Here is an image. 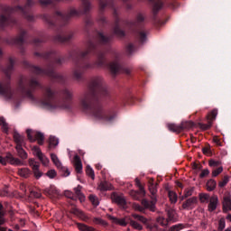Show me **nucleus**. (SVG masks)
<instances>
[{"label":"nucleus","instance_id":"1","mask_svg":"<svg viewBox=\"0 0 231 231\" xmlns=\"http://www.w3.org/2000/svg\"><path fill=\"white\" fill-rule=\"evenodd\" d=\"M91 116L94 120H99L102 122H109L111 118L107 116V110L104 108L102 105L96 106L91 112Z\"/></svg>","mask_w":231,"mask_h":231},{"label":"nucleus","instance_id":"2","mask_svg":"<svg viewBox=\"0 0 231 231\" xmlns=\"http://www.w3.org/2000/svg\"><path fill=\"white\" fill-rule=\"evenodd\" d=\"M55 93L53 90L47 88L45 91V101H42L41 106L44 109H53L55 106L52 105L51 100H53V97Z\"/></svg>","mask_w":231,"mask_h":231},{"label":"nucleus","instance_id":"3","mask_svg":"<svg viewBox=\"0 0 231 231\" xmlns=\"http://www.w3.org/2000/svg\"><path fill=\"white\" fill-rule=\"evenodd\" d=\"M27 133V138L30 140V142H35L38 141L39 145H42L44 143V134L41 132H33L30 129L26 131Z\"/></svg>","mask_w":231,"mask_h":231},{"label":"nucleus","instance_id":"4","mask_svg":"<svg viewBox=\"0 0 231 231\" xmlns=\"http://www.w3.org/2000/svg\"><path fill=\"white\" fill-rule=\"evenodd\" d=\"M151 201L147 199H143L142 200V205L144 207V208H147L148 210H151V212H154L156 210V203L158 199L156 197H151Z\"/></svg>","mask_w":231,"mask_h":231},{"label":"nucleus","instance_id":"5","mask_svg":"<svg viewBox=\"0 0 231 231\" xmlns=\"http://www.w3.org/2000/svg\"><path fill=\"white\" fill-rule=\"evenodd\" d=\"M51 162H53L54 165L58 168V169H63V176L67 177L69 176V170H68L67 168H62V162H60V160H59V157L57 156V154L55 153H51Z\"/></svg>","mask_w":231,"mask_h":231},{"label":"nucleus","instance_id":"6","mask_svg":"<svg viewBox=\"0 0 231 231\" xmlns=\"http://www.w3.org/2000/svg\"><path fill=\"white\" fill-rule=\"evenodd\" d=\"M0 93L5 95L7 100H10L15 97V91L9 88L6 85H0Z\"/></svg>","mask_w":231,"mask_h":231},{"label":"nucleus","instance_id":"7","mask_svg":"<svg viewBox=\"0 0 231 231\" xmlns=\"http://www.w3.org/2000/svg\"><path fill=\"white\" fill-rule=\"evenodd\" d=\"M29 165L32 167V172L36 180H39V178L42 176V171L39 170L40 166L37 162H35V160L33 159H29Z\"/></svg>","mask_w":231,"mask_h":231},{"label":"nucleus","instance_id":"8","mask_svg":"<svg viewBox=\"0 0 231 231\" xmlns=\"http://www.w3.org/2000/svg\"><path fill=\"white\" fill-rule=\"evenodd\" d=\"M195 205H198V198L192 197L182 203V208L183 210H190L194 208Z\"/></svg>","mask_w":231,"mask_h":231},{"label":"nucleus","instance_id":"9","mask_svg":"<svg viewBox=\"0 0 231 231\" xmlns=\"http://www.w3.org/2000/svg\"><path fill=\"white\" fill-rule=\"evenodd\" d=\"M217 205H219V199L217 195H213L209 199V203L208 205V212H214L216 208H217Z\"/></svg>","mask_w":231,"mask_h":231},{"label":"nucleus","instance_id":"10","mask_svg":"<svg viewBox=\"0 0 231 231\" xmlns=\"http://www.w3.org/2000/svg\"><path fill=\"white\" fill-rule=\"evenodd\" d=\"M222 205H223V212L225 214H226L228 210H231V195L230 194L224 196Z\"/></svg>","mask_w":231,"mask_h":231},{"label":"nucleus","instance_id":"11","mask_svg":"<svg viewBox=\"0 0 231 231\" xmlns=\"http://www.w3.org/2000/svg\"><path fill=\"white\" fill-rule=\"evenodd\" d=\"M112 201L115 203H117V205H120L121 207H125V199L123 196H120L116 193H113L111 195Z\"/></svg>","mask_w":231,"mask_h":231},{"label":"nucleus","instance_id":"12","mask_svg":"<svg viewBox=\"0 0 231 231\" xmlns=\"http://www.w3.org/2000/svg\"><path fill=\"white\" fill-rule=\"evenodd\" d=\"M97 190H100L101 192H106L107 190H113V185L107 181H101L97 185Z\"/></svg>","mask_w":231,"mask_h":231},{"label":"nucleus","instance_id":"13","mask_svg":"<svg viewBox=\"0 0 231 231\" xmlns=\"http://www.w3.org/2000/svg\"><path fill=\"white\" fill-rule=\"evenodd\" d=\"M14 140L16 143V147H24V145H26V143H24V136L18 133L14 134Z\"/></svg>","mask_w":231,"mask_h":231},{"label":"nucleus","instance_id":"14","mask_svg":"<svg viewBox=\"0 0 231 231\" xmlns=\"http://www.w3.org/2000/svg\"><path fill=\"white\" fill-rule=\"evenodd\" d=\"M107 217L110 219V221H112V223H115V225H120V226H127L125 218H117L111 215H108Z\"/></svg>","mask_w":231,"mask_h":231},{"label":"nucleus","instance_id":"15","mask_svg":"<svg viewBox=\"0 0 231 231\" xmlns=\"http://www.w3.org/2000/svg\"><path fill=\"white\" fill-rule=\"evenodd\" d=\"M73 163L76 172H82V161L80 160V157L79 155L74 156Z\"/></svg>","mask_w":231,"mask_h":231},{"label":"nucleus","instance_id":"16","mask_svg":"<svg viewBox=\"0 0 231 231\" xmlns=\"http://www.w3.org/2000/svg\"><path fill=\"white\" fill-rule=\"evenodd\" d=\"M80 106H81V108L84 110L89 109L91 106V99H89V96H85L83 98H81Z\"/></svg>","mask_w":231,"mask_h":231},{"label":"nucleus","instance_id":"17","mask_svg":"<svg viewBox=\"0 0 231 231\" xmlns=\"http://www.w3.org/2000/svg\"><path fill=\"white\" fill-rule=\"evenodd\" d=\"M17 174L21 176V178H30V176H32V171L28 168H20L18 169Z\"/></svg>","mask_w":231,"mask_h":231},{"label":"nucleus","instance_id":"18","mask_svg":"<svg viewBox=\"0 0 231 231\" xmlns=\"http://www.w3.org/2000/svg\"><path fill=\"white\" fill-rule=\"evenodd\" d=\"M15 149L17 151L18 156L22 160H28V153L26 152V151H24V149H23V146H15Z\"/></svg>","mask_w":231,"mask_h":231},{"label":"nucleus","instance_id":"19","mask_svg":"<svg viewBox=\"0 0 231 231\" xmlns=\"http://www.w3.org/2000/svg\"><path fill=\"white\" fill-rule=\"evenodd\" d=\"M194 127V123L192 121H184L180 124V131H189Z\"/></svg>","mask_w":231,"mask_h":231},{"label":"nucleus","instance_id":"20","mask_svg":"<svg viewBox=\"0 0 231 231\" xmlns=\"http://www.w3.org/2000/svg\"><path fill=\"white\" fill-rule=\"evenodd\" d=\"M167 127L169 131H171V133H181V125H176V124H168Z\"/></svg>","mask_w":231,"mask_h":231},{"label":"nucleus","instance_id":"21","mask_svg":"<svg viewBox=\"0 0 231 231\" xmlns=\"http://www.w3.org/2000/svg\"><path fill=\"white\" fill-rule=\"evenodd\" d=\"M81 190H82L81 186H78L77 188L74 189L75 194L78 196L80 203L86 201V197L82 194Z\"/></svg>","mask_w":231,"mask_h":231},{"label":"nucleus","instance_id":"22","mask_svg":"<svg viewBox=\"0 0 231 231\" xmlns=\"http://www.w3.org/2000/svg\"><path fill=\"white\" fill-rule=\"evenodd\" d=\"M216 116H217V109L214 108L207 116L208 122H211L213 124L214 120H216Z\"/></svg>","mask_w":231,"mask_h":231},{"label":"nucleus","instance_id":"23","mask_svg":"<svg viewBox=\"0 0 231 231\" xmlns=\"http://www.w3.org/2000/svg\"><path fill=\"white\" fill-rule=\"evenodd\" d=\"M71 212H72V214H75L76 216H79V217L83 218L84 221H86V219H88V217H86V214H84V212L82 210L79 209L77 207L72 208Z\"/></svg>","mask_w":231,"mask_h":231},{"label":"nucleus","instance_id":"24","mask_svg":"<svg viewBox=\"0 0 231 231\" xmlns=\"http://www.w3.org/2000/svg\"><path fill=\"white\" fill-rule=\"evenodd\" d=\"M103 84H104V80H102V79L98 78L92 81V88L94 89H100V88H102Z\"/></svg>","mask_w":231,"mask_h":231},{"label":"nucleus","instance_id":"25","mask_svg":"<svg viewBox=\"0 0 231 231\" xmlns=\"http://www.w3.org/2000/svg\"><path fill=\"white\" fill-rule=\"evenodd\" d=\"M217 183L216 182V180H208L206 187H207V190H208V192H212V190L216 189Z\"/></svg>","mask_w":231,"mask_h":231},{"label":"nucleus","instance_id":"26","mask_svg":"<svg viewBox=\"0 0 231 231\" xmlns=\"http://www.w3.org/2000/svg\"><path fill=\"white\" fill-rule=\"evenodd\" d=\"M199 198L200 203H208V201H210V195L208 193H200Z\"/></svg>","mask_w":231,"mask_h":231},{"label":"nucleus","instance_id":"27","mask_svg":"<svg viewBox=\"0 0 231 231\" xmlns=\"http://www.w3.org/2000/svg\"><path fill=\"white\" fill-rule=\"evenodd\" d=\"M77 226L80 231H96L92 226H86L84 224L78 223Z\"/></svg>","mask_w":231,"mask_h":231},{"label":"nucleus","instance_id":"28","mask_svg":"<svg viewBox=\"0 0 231 231\" xmlns=\"http://www.w3.org/2000/svg\"><path fill=\"white\" fill-rule=\"evenodd\" d=\"M167 212V216H168V219L170 221H174V219H176V211L172 208H169L166 210Z\"/></svg>","mask_w":231,"mask_h":231},{"label":"nucleus","instance_id":"29","mask_svg":"<svg viewBox=\"0 0 231 231\" xmlns=\"http://www.w3.org/2000/svg\"><path fill=\"white\" fill-rule=\"evenodd\" d=\"M168 196L170 198L171 203H177L178 201V194L174 191H169Z\"/></svg>","mask_w":231,"mask_h":231},{"label":"nucleus","instance_id":"30","mask_svg":"<svg viewBox=\"0 0 231 231\" xmlns=\"http://www.w3.org/2000/svg\"><path fill=\"white\" fill-rule=\"evenodd\" d=\"M93 223H95V225H100L101 226H107V222L100 217H94Z\"/></svg>","mask_w":231,"mask_h":231},{"label":"nucleus","instance_id":"31","mask_svg":"<svg viewBox=\"0 0 231 231\" xmlns=\"http://www.w3.org/2000/svg\"><path fill=\"white\" fill-rule=\"evenodd\" d=\"M135 185L136 187H138L141 194H143V196H145V188L143 187V185H142V182H140V180L138 178L135 179Z\"/></svg>","mask_w":231,"mask_h":231},{"label":"nucleus","instance_id":"32","mask_svg":"<svg viewBox=\"0 0 231 231\" xmlns=\"http://www.w3.org/2000/svg\"><path fill=\"white\" fill-rule=\"evenodd\" d=\"M169 221L171 220L163 217H159L157 218V222L159 223V225H161V226H167V225H169Z\"/></svg>","mask_w":231,"mask_h":231},{"label":"nucleus","instance_id":"33","mask_svg":"<svg viewBox=\"0 0 231 231\" xmlns=\"http://www.w3.org/2000/svg\"><path fill=\"white\" fill-rule=\"evenodd\" d=\"M31 150L32 151L33 156H37V158H39L42 154L41 148H39L38 146H32Z\"/></svg>","mask_w":231,"mask_h":231},{"label":"nucleus","instance_id":"34","mask_svg":"<svg viewBox=\"0 0 231 231\" xmlns=\"http://www.w3.org/2000/svg\"><path fill=\"white\" fill-rule=\"evenodd\" d=\"M114 35H116V37H117V39H124V37H125V31L116 30V31H114Z\"/></svg>","mask_w":231,"mask_h":231},{"label":"nucleus","instance_id":"35","mask_svg":"<svg viewBox=\"0 0 231 231\" xmlns=\"http://www.w3.org/2000/svg\"><path fill=\"white\" fill-rule=\"evenodd\" d=\"M98 39L100 42H102V44H106V42H109V41L111 40V38L106 36L104 33H99Z\"/></svg>","mask_w":231,"mask_h":231},{"label":"nucleus","instance_id":"36","mask_svg":"<svg viewBox=\"0 0 231 231\" xmlns=\"http://www.w3.org/2000/svg\"><path fill=\"white\" fill-rule=\"evenodd\" d=\"M228 181H230V177H228V175L224 176L222 180L220 182H218V187H220V188L226 187V185L228 183Z\"/></svg>","mask_w":231,"mask_h":231},{"label":"nucleus","instance_id":"37","mask_svg":"<svg viewBox=\"0 0 231 231\" xmlns=\"http://www.w3.org/2000/svg\"><path fill=\"white\" fill-rule=\"evenodd\" d=\"M163 6V4H162V2H157L156 4H154L153 8H152V12L153 14H158V12H160V10H162V7Z\"/></svg>","mask_w":231,"mask_h":231},{"label":"nucleus","instance_id":"38","mask_svg":"<svg viewBox=\"0 0 231 231\" xmlns=\"http://www.w3.org/2000/svg\"><path fill=\"white\" fill-rule=\"evenodd\" d=\"M132 217H134V219H137V221H140L141 223H143L144 225L147 224V218H145L143 216L134 214V215H132Z\"/></svg>","mask_w":231,"mask_h":231},{"label":"nucleus","instance_id":"39","mask_svg":"<svg viewBox=\"0 0 231 231\" xmlns=\"http://www.w3.org/2000/svg\"><path fill=\"white\" fill-rule=\"evenodd\" d=\"M130 225L135 230H143V226H142V225L138 224V222H136L134 220H130Z\"/></svg>","mask_w":231,"mask_h":231},{"label":"nucleus","instance_id":"40","mask_svg":"<svg viewBox=\"0 0 231 231\" xmlns=\"http://www.w3.org/2000/svg\"><path fill=\"white\" fill-rule=\"evenodd\" d=\"M225 226H226V222L225 220V217H222L218 221V231L225 230Z\"/></svg>","mask_w":231,"mask_h":231},{"label":"nucleus","instance_id":"41","mask_svg":"<svg viewBox=\"0 0 231 231\" xmlns=\"http://www.w3.org/2000/svg\"><path fill=\"white\" fill-rule=\"evenodd\" d=\"M89 201L92 203V205H94V207H98V205L100 203L98 201V198H97V196H95V195L89 196Z\"/></svg>","mask_w":231,"mask_h":231},{"label":"nucleus","instance_id":"42","mask_svg":"<svg viewBox=\"0 0 231 231\" xmlns=\"http://www.w3.org/2000/svg\"><path fill=\"white\" fill-rule=\"evenodd\" d=\"M38 159L40 160V162H42V165H48V163H50V159H48V157H46L43 153L41 154Z\"/></svg>","mask_w":231,"mask_h":231},{"label":"nucleus","instance_id":"43","mask_svg":"<svg viewBox=\"0 0 231 231\" xmlns=\"http://www.w3.org/2000/svg\"><path fill=\"white\" fill-rule=\"evenodd\" d=\"M194 192L193 189H186L184 191V195L180 198L181 200L185 199V198H189V196H192V193Z\"/></svg>","mask_w":231,"mask_h":231},{"label":"nucleus","instance_id":"44","mask_svg":"<svg viewBox=\"0 0 231 231\" xmlns=\"http://www.w3.org/2000/svg\"><path fill=\"white\" fill-rule=\"evenodd\" d=\"M199 125L202 129V131H208V129H210V127H212V121H208V124H199Z\"/></svg>","mask_w":231,"mask_h":231},{"label":"nucleus","instance_id":"45","mask_svg":"<svg viewBox=\"0 0 231 231\" xmlns=\"http://www.w3.org/2000/svg\"><path fill=\"white\" fill-rule=\"evenodd\" d=\"M110 68V71H112V73H116L118 71V69H120V66L118 65V63H110L109 65Z\"/></svg>","mask_w":231,"mask_h":231},{"label":"nucleus","instance_id":"46","mask_svg":"<svg viewBox=\"0 0 231 231\" xmlns=\"http://www.w3.org/2000/svg\"><path fill=\"white\" fill-rule=\"evenodd\" d=\"M223 172V166H219L217 169L212 171V177L217 178V176H219Z\"/></svg>","mask_w":231,"mask_h":231},{"label":"nucleus","instance_id":"47","mask_svg":"<svg viewBox=\"0 0 231 231\" xmlns=\"http://www.w3.org/2000/svg\"><path fill=\"white\" fill-rule=\"evenodd\" d=\"M221 161H216V160H209L208 165L209 167H220L221 165Z\"/></svg>","mask_w":231,"mask_h":231},{"label":"nucleus","instance_id":"48","mask_svg":"<svg viewBox=\"0 0 231 231\" xmlns=\"http://www.w3.org/2000/svg\"><path fill=\"white\" fill-rule=\"evenodd\" d=\"M183 228H185V225L183 224H177L174 225L171 227V231H180V230H183Z\"/></svg>","mask_w":231,"mask_h":231},{"label":"nucleus","instance_id":"49","mask_svg":"<svg viewBox=\"0 0 231 231\" xmlns=\"http://www.w3.org/2000/svg\"><path fill=\"white\" fill-rule=\"evenodd\" d=\"M86 172H87V175L91 178V180H95V171L91 167L88 166Z\"/></svg>","mask_w":231,"mask_h":231},{"label":"nucleus","instance_id":"50","mask_svg":"<svg viewBox=\"0 0 231 231\" xmlns=\"http://www.w3.org/2000/svg\"><path fill=\"white\" fill-rule=\"evenodd\" d=\"M46 176L51 178V180H53V178L57 177V171L55 170H50L46 172Z\"/></svg>","mask_w":231,"mask_h":231},{"label":"nucleus","instance_id":"51","mask_svg":"<svg viewBox=\"0 0 231 231\" xmlns=\"http://www.w3.org/2000/svg\"><path fill=\"white\" fill-rule=\"evenodd\" d=\"M0 125H2V129L4 133H8V123L4 119L0 120Z\"/></svg>","mask_w":231,"mask_h":231},{"label":"nucleus","instance_id":"52","mask_svg":"<svg viewBox=\"0 0 231 231\" xmlns=\"http://www.w3.org/2000/svg\"><path fill=\"white\" fill-rule=\"evenodd\" d=\"M14 160H15L14 155H12L11 153L6 154V156H5L6 163H10L11 165H13L14 164Z\"/></svg>","mask_w":231,"mask_h":231},{"label":"nucleus","instance_id":"53","mask_svg":"<svg viewBox=\"0 0 231 231\" xmlns=\"http://www.w3.org/2000/svg\"><path fill=\"white\" fill-rule=\"evenodd\" d=\"M148 188H149V191L152 194V198H156V192H158L156 186H148Z\"/></svg>","mask_w":231,"mask_h":231},{"label":"nucleus","instance_id":"54","mask_svg":"<svg viewBox=\"0 0 231 231\" xmlns=\"http://www.w3.org/2000/svg\"><path fill=\"white\" fill-rule=\"evenodd\" d=\"M136 50V48L134 47V45L133 43H129L126 46V52L129 53V55H131V53H133V51H134Z\"/></svg>","mask_w":231,"mask_h":231},{"label":"nucleus","instance_id":"55","mask_svg":"<svg viewBox=\"0 0 231 231\" xmlns=\"http://www.w3.org/2000/svg\"><path fill=\"white\" fill-rule=\"evenodd\" d=\"M138 194H140V192L136 191V190H131L130 191V196L135 199L136 201H138V199H140V197H138Z\"/></svg>","mask_w":231,"mask_h":231},{"label":"nucleus","instance_id":"56","mask_svg":"<svg viewBox=\"0 0 231 231\" xmlns=\"http://www.w3.org/2000/svg\"><path fill=\"white\" fill-rule=\"evenodd\" d=\"M49 142L51 146L56 147V145H59V141L55 137H51Z\"/></svg>","mask_w":231,"mask_h":231},{"label":"nucleus","instance_id":"57","mask_svg":"<svg viewBox=\"0 0 231 231\" xmlns=\"http://www.w3.org/2000/svg\"><path fill=\"white\" fill-rule=\"evenodd\" d=\"M138 39L140 40L141 42H143V41H145V39H147V35L145 34V32H141L138 34Z\"/></svg>","mask_w":231,"mask_h":231},{"label":"nucleus","instance_id":"58","mask_svg":"<svg viewBox=\"0 0 231 231\" xmlns=\"http://www.w3.org/2000/svg\"><path fill=\"white\" fill-rule=\"evenodd\" d=\"M133 208L138 212H143L144 208L137 203L133 204Z\"/></svg>","mask_w":231,"mask_h":231},{"label":"nucleus","instance_id":"59","mask_svg":"<svg viewBox=\"0 0 231 231\" xmlns=\"http://www.w3.org/2000/svg\"><path fill=\"white\" fill-rule=\"evenodd\" d=\"M5 223H6V219L5 218V213L0 210V226H2V225H5Z\"/></svg>","mask_w":231,"mask_h":231},{"label":"nucleus","instance_id":"60","mask_svg":"<svg viewBox=\"0 0 231 231\" xmlns=\"http://www.w3.org/2000/svg\"><path fill=\"white\" fill-rule=\"evenodd\" d=\"M209 174H210V171H208V169H205L201 171L199 177L205 178V177L208 176Z\"/></svg>","mask_w":231,"mask_h":231},{"label":"nucleus","instance_id":"61","mask_svg":"<svg viewBox=\"0 0 231 231\" xmlns=\"http://www.w3.org/2000/svg\"><path fill=\"white\" fill-rule=\"evenodd\" d=\"M0 196L2 198H5L6 196H8V189H0Z\"/></svg>","mask_w":231,"mask_h":231},{"label":"nucleus","instance_id":"62","mask_svg":"<svg viewBox=\"0 0 231 231\" xmlns=\"http://www.w3.org/2000/svg\"><path fill=\"white\" fill-rule=\"evenodd\" d=\"M23 163L22 162V161L19 158H14V162H13V165H23Z\"/></svg>","mask_w":231,"mask_h":231},{"label":"nucleus","instance_id":"63","mask_svg":"<svg viewBox=\"0 0 231 231\" xmlns=\"http://www.w3.org/2000/svg\"><path fill=\"white\" fill-rule=\"evenodd\" d=\"M65 97L66 98H71V97H73V93L69 90H65Z\"/></svg>","mask_w":231,"mask_h":231},{"label":"nucleus","instance_id":"64","mask_svg":"<svg viewBox=\"0 0 231 231\" xmlns=\"http://www.w3.org/2000/svg\"><path fill=\"white\" fill-rule=\"evenodd\" d=\"M31 88H37V86H39V83L37 82V80L32 79L30 83Z\"/></svg>","mask_w":231,"mask_h":231}]
</instances>
